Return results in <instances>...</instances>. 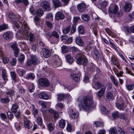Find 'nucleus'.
Returning <instances> with one entry per match:
<instances>
[{
  "label": "nucleus",
  "instance_id": "obj_1",
  "mask_svg": "<svg viewBox=\"0 0 134 134\" xmlns=\"http://www.w3.org/2000/svg\"><path fill=\"white\" fill-rule=\"evenodd\" d=\"M20 23L21 26L20 30L22 32L24 36H27L29 38V40L30 42H32L35 39V37L33 34L30 33L28 31L29 29L25 21L22 20H20Z\"/></svg>",
  "mask_w": 134,
  "mask_h": 134
},
{
  "label": "nucleus",
  "instance_id": "obj_2",
  "mask_svg": "<svg viewBox=\"0 0 134 134\" xmlns=\"http://www.w3.org/2000/svg\"><path fill=\"white\" fill-rule=\"evenodd\" d=\"M78 102L85 109H87L91 107L93 104L92 98L90 97H84L81 99H79Z\"/></svg>",
  "mask_w": 134,
  "mask_h": 134
},
{
  "label": "nucleus",
  "instance_id": "obj_3",
  "mask_svg": "<svg viewBox=\"0 0 134 134\" xmlns=\"http://www.w3.org/2000/svg\"><path fill=\"white\" fill-rule=\"evenodd\" d=\"M8 17L11 19V21H12L13 23V26L18 28H19L20 27V25L19 24V23L21 25V24L20 23V20H25L23 19H20L19 20L18 18L16 17V16L13 13H10L9 14Z\"/></svg>",
  "mask_w": 134,
  "mask_h": 134
},
{
  "label": "nucleus",
  "instance_id": "obj_4",
  "mask_svg": "<svg viewBox=\"0 0 134 134\" xmlns=\"http://www.w3.org/2000/svg\"><path fill=\"white\" fill-rule=\"evenodd\" d=\"M78 57L77 60L78 64H82L84 66L86 65L88 60L85 56L83 54L80 53L78 54Z\"/></svg>",
  "mask_w": 134,
  "mask_h": 134
},
{
  "label": "nucleus",
  "instance_id": "obj_5",
  "mask_svg": "<svg viewBox=\"0 0 134 134\" xmlns=\"http://www.w3.org/2000/svg\"><path fill=\"white\" fill-rule=\"evenodd\" d=\"M50 61L55 68L58 67L62 65L61 60L58 57L54 58L53 59H51Z\"/></svg>",
  "mask_w": 134,
  "mask_h": 134
},
{
  "label": "nucleus",
  "instance_id": "obj_6",
  "mask_svg": "<svg viewBox=\"0 0 134 134\" xmlns=\"http://www.w3.org/2000/svg\"><path fill=\"white\" fill-rule=\"evenodd\" d=\"M41 5L44 9L45 11H49L51 10L50 6V3L48 1H43L41 3Z\"/></svg>",
  "mask_w": 134,
  "mask_h": 134
},
{
  "label": "nucleus",
  "instance_id": "obj_7",
  "mask_svg": "<svg viewBox=\"0 0 134 134\" xmlns=\"http://www.w3.org/2000/svg\"><path fill=\"white\" fill-rule=\"evenodd\" d=\"M118 10V7L116 4H111L109 8V11L111 14H116Z\"/></svg>",
  "mask_w": 134,
  "mask_h": 134
},
{
  "label": "nucleus",
  "instance_id": "obj_8",
  "mask_svg": "<svg viewBox=\"0 0 134 134\" xmlns=\"http://www.w3.org/2000/svg\"><path fill=\"white\" fill-rule=\"evenodd\" d=\"M77 7L78 11L80 13H82L86 10L87 7L85 3L83 2L78 4Z\"/></svg>",
  "mask_w": 134,
  "mask_h": 134
},
{
  "label": "nucleus",
  "instance_id": "obj_9",
  "mask_svg": "<svg viewBox=\"0 0 134 134\" xmlns=\"http://www.w3.org/2000/svg\"><path fill=\"white\" fill-rule=\"evenodd\" d=\"M92 87L95 90H98L100 88H102L105 86L98 81L93 82L92 84Z\"/></svg>",
  "mask_w": 134,
  "mask_h": 134
},
{
  "label": "nucleus",
  "instance_id": "obj_10",
  "mask_svg": "<svg viewBox=\"0 0 134 134\" xmlns=\"http://www.w3.org/2000/svg\"><path fill=\"white\" fill-rule=\"evenodd\" d=\"M51 36L55 37V38L52 39V41L53 43H57L59 41V35L58 33L56 31H53L51 34Z\"/></svg>",
  "mask_w": 134,
  "mask_h": 134
},
{
  "label": "nucleus",
  "instance_id": "obj_11",
  "mask_svg": "<svg viewBox=\"0 0 134 134\" xmlns=\"http://www.w3.org/2000/svg\"><path fill=\"white\" fill-rule=\"evenodd\" d=\"M11 47L14 51V54L15 56L17 57L19 51V49L18 48L17 45L15 43H14L11 45Z\"/></svg>",
  "mask_w": 134,
  "mask_h": 134
},
{
  "label": "nucleus",
  "instance_id": "obj_12",
  "mask_svg": "<svg viewBox=\"0 0 134 134\" xmlns=\"http://www.w3.org/2000/svg\"><path fill=\"white\" fill-rule=\"evenodd\" d=\"M39 82L40 85L43 87H47L49 86V82L46 78H42L39 80Z\"/></svg>",
  "mask_w": 134,
  "mask_h": 134
},
{
  "label": "nucleus",
  "instance_id": "obj_13",
  "mask_svg": "<svg viewBox=\"0 0 134 134\" xmlns=\"http://www.w3.org/2000/svg\"><path fill=\"white\" fill-rule=\"evenodd\" d=\"M3 36L4 39L8 40L11 39L13 36V34L11 32L7 31L5 32L3 35Z\"/></svg>",
  "mask_w": 134,
  "mask_h": 134
},
{
  "label": "nucleus",
  "instance_id": "obj_14",
  "mask_svg": "<svg viewBox=\"0 0 134 134\" xmlns=\"http://www.w3.org/2000/svg\"><path fill=\"white\" fill-rule=\"evenodd\" d=\"M42 51V55L44 57L47 58L50 56L51 53L49 50L45 48H43Z\"/></svg>",
  "mask_w": 134,
  "mask_h": 134
},
{
  "label": "nucleus",
  "instance_id": "obj_15",
  "mask_svg": "<svg viewBox=\"0 0 134 134\" xmlns=\"http://www.w3.org/2000/svg\"><path fill=\"white\" fill-rule=\"evenodd\" d=\"M2 77L4 81V82L3 83L5 84L8 81L7 74L5 70L3 69L2 70Z\"/></svg>",
  "mask_w": 134,
  "mask_h": 134
},
{
  "label": "nucleus",
  "instance_id": "obj_16",
  "mask_svg": "<svg viewBox=\"0 0 134 134\" xmlns=\"http://www.w3.org/2000/svg\"><path fill=\"white\" fill-rule=\"evenodd\" d=\"M70 78L71 79L75 80L77 82L80 80V76L78 74H75L74 73L71 72L70 73Z\"/></svg>",
  "mask_w": 134,
  "mask_h": 134
},
{
  "label": "nucleus",
  "instance_id": "obj_17",
  "mask_svg": "<svg viewBox=\"0 0 134 134\" xmlns=\"http://www.w3.org/2000/svg\"><path fill=\"white\" fill-rule=\"evenodd\" d=\"M31 58L32 62L33 64L37 65L40 63V60L36 56L32 55L31 57Z\"/></svg>",
  "mask_w": 134,
  "mask_h": 134
},
{
  "label": "nucleus",
  "instance_id": "obj_18",
  "mask_svg": "<svg viewBox=\"0 0 134 134\" xmlns=\"http://www.w3.org/2000/svg\"><path fill=\"white\" fill-rule=\"evenodd\" d=\"M64 18V14L60 12H58L55 14V18L57 20L63 19Z\"/></svg>",
  "mask_w": 134,
  "mask_h": 134
},
{
  "label": "nucleus",
  "instance_id": "obj_19",
  "mask_svg": "<svg viewBox=\"0 0 134 134\" xmlns=\"http://www.w3.org/2000/svg\"><path fill=\"white\" fill-rule=\"evenodd\" d=\"M106 89V87L105 86L103 87L97 92V94L98 97L100 98L103 95Z\"/></svg>",
  "mask_w": 134,
  "mask_h": 134
},
{
  "label": "nucleus",
  "instance_id": "obj_20",
  "mask_svg": "<svg viewBox=\"0 0 134 134\" xmlns=\"http://www.w3.org/2000/svg\"><path fill=\"white\" fill-rule=\"evenodd\" d=\"M75 41L76 43L80 46H82L84 44L83 41L80 37H77L75 39Z\"/></svg>",
  "mask_w": 134,
  "mask_h": 134
},
{
  "label": "nucleus",
  "instance_id": "obj_21",
  "mask_svg": "<svg viewBox=\"0 0 134 134\" xmlns=\"http://www.w3.org/2000/svg\"><path fill=\"white\" fill-rule=\"evenodd\" d=\"M38 95L40 98L44 100L48 99L49 98L48 95L43 92H40L38 93Z\"/></svg>",
  "mask_w": 134,
  "mask_h": 134
},
{
  "label": "nucleus",
  "instance_id": "obj_22",
  "mask_svg": "<svg viewBox=\"0 0 134 134\" xmlns=\"http://www.w3.org/2000/svg\"><path fill=\"white\" fill-rule=\"evenodd\" d=\"M111 61L113 64L116 65L118 68L120 69V66L119 65V62L114 56H113L111 58Z\"/></svg>",
  "mask_w": 134,
  "mask_h": 134
},
{
  "label": "nucleus",
  "instance_id": "obj_23",
  "mask_svg": "<svg viewBox=\"0 0 134 134\" xmlns=\"http://www.w3.org/2000/svg\"><path fill=\"white\" fill-rule=\"evenodd\" d=\"M65 57L66 61L69 64H71L73 62L74 59L71 55L70 54H67L65 55Z\"/></svg>",
  "mask_w": 134,
  "mask_h": 134
},
{
  "label": "nucleus",
  "instance_id": "obj_24",
  "mask_svg": "<svg viewBox=\"0 0 134 134\" xmlns=\"http://www.w3.org/2000/svg\"><path fill=\"white\" fill-rule=\"evenodd\" d=\"M33 126L32 123L29 120H26L24 122L25 127L28 129L31 128Z\"/></svg>",
  "mask_w": 134,
  "mask_h": 134
},
{
  "label": "nucleus",
  "instance_id": "obj_25",
  "mask_svg": "<svg viewBox=\"0 0 134 134\" xmlns=\"http://www.w3.org/2000/svg\"><path fill=\"white\" fill-rule=\"evenodd\" d=\"M52 3L55 8H57L61 6V2L58 0H53Z\"/></svg>",
  "mask_w": 134,
  "mask_h": 134
},
{
  "label": "nucleus",
  "instance_id": "obj_26",
  "mask_svg": "<svg viewBox=\"0 0 134 134\" xmlns=\"http://www.w3.org/2000/svg\"><path fill=\"white\" fill-rule=\"evenodd\" d=\"M69 94L65 95L63 93H60L57 95L58 97V100H61L62 99L66 98L68 97L69 95Z\"/></svg>",
  "mask_w": 134,
  "mask_h": 134
},
{
  "label": "nucleus",
  "instance_id": "obj_27",
  "mask_svg": "<svg viewBox=\"0 0 134 134\" xmlns=\"http://www.w3.org/2000/svg\"><path fill=\"white\" fill-rule=\"evenodd\" d=\"M131 4L126 3L124 7L123 10L125 12L129 11L131 9Z\"/></svg>",
  "mask_w": 134,
  "mask_h": 134
},
{
  "label": "nucleus",
  "instance_id": "obj_28",
  "mask_svg": "<svg viewBox=\"0 0 134 134\" xmlns=\"http://www.w3.org/2000/svg\"><path fill=\"white\" fill-rule=\"evenodd\" d=\"M49 111L53 114L54 118L55 120H56L58 118L59 114L56 111L52 109H50Z\"/></svg>",
  "mask_w": 134,
  "mask_h": 134
},
{
  "label": "nucleus",
  "instance_id": "obj_29",
  "mask_svg": "<svg viewBox=\"0 0 134 134\" xmlns=\"http://www.w3.org/2000/svg\"><path fill=\"white\" fill-rule=\"evenodd\" d=\"M18 108V106L16 104H12L11 110L13 113H16L17 111V109Z\"/></svg>",
  "mask_w": 134,
  "mask_h": 134
},
{
  "label": "nucleus",
  "instance_id": "obj_30",
  "mask_svg": "<svg viewBox=\"0 0 134 134\" xmlns=\"http://www.w3.org/2000/svg\"><path fill=\"white\" fill-rule=\"evenodd\" d=\"M47 127L50 132L52 131L54 129L55 126L52 123H49L47 125Z\"/></svg>",
  "mask_w": 134,
  "mask_h": 134
},
{
  "label": "nucleus",
  "instance_id": "obj_31",
  "mask_svg": "<svg viewBox=\"0 0 134 134\" xmlns=\"http://www.w3.org/2000/svg\"><path fill=\"white\" fill-rule=\"evenodd\" d=\"M79 116V114L76 112L73 111L72 110L70 112V116L72 118H77Z\"/></svg>",
  "mask_w": 134,
  "mask_h": 134
},
{
  "label": "nucleus",
  "instance_id": "obj_32",
  "mask_svg": "<svg viewBox=\"0 0 134 134\" xmlns=\"http://www.w3.org/2000/svg\"><path fill=\"white\" fill-rule=\"evenodd\" d=\"M110 78L113 84L115 86H117L118 85V83L117 81L115 79V77L113 75L110 76Z\"/></svg>",
  "mask_w": 134,
  "mask_h": 134
},
{
  "label": "nucleus",
  "instance_id": "obj_33",
  "mask_svg": "<svg viewBox=\"0 0 134 134\" xmlns=\"http://www.w3.org/2000/svg\"><path fill=\"white\" fill-rule=\"evenodd\" d=\"M8 26L7 24H3L0 25V32L8 29Z\"/></svg>",
  "mask_w": 134,
  "mask_h": 134
},
{
  "label": "nucleus",
  "instance_id": "obj_34",
  "mask_svg": "<svg viewBox=\"0 0 134 134\" xmlns=\"http://www.w3.org/2000/svg\"><path fill=\"white\" fill-rule=\"evenodd\" d=\"M78 31L79 34L82 35L84 33V28L82 25H80L78 27Z\"/></svg>",
  "mask_w": 134,
  "mask_h": 134
},
{
  "label": "nucleus",
  "instance_id": "obj_35",
  "mask_svg": "<svg viewBox=\"0 0 134 134\" xmlns=\"http://www.w3.org/2000/svg\"><path fill=\"white\" fill-rule=\"evenodd\" d=\"M59 125L61 128H64L65 125V122L63 119L61 120L59 122Z\"/></svg>",
  "mask_w": 134,
  "mask_h": 134
},
{
  "label": "nucleus",
  "instance_id": "obj_36",
  "mask_svg": "<svg viewBox=\"0 0 134 134\" xmlns=\"http://www.w3.org/2000/svg\"><path fill=\"white\" fill-rule=\"evenodd\" d=\"M96 127H102L104 126V123L98 121H95L94 122Z\"/></svg>",
  "mask_w": 134,
  "mask_h": 134
},
{
  "label": "nucleus",
  "instance_id": "obj_37",
  "mask_svg": "<svg viewBox=\"0 0 134 134\" xmlns=\"http://www.w3.org/2000/svg\"><path fill=\"white\" fill-rule=\"evenodd\" d=\"M101 111L103 114L107 115L109 113V111L107 110L106 111V108L104 106L101 107Z\"/></svg>",
  "mask_w": 134,
  "mask_h": 134
},
{
  "label": "nucleus",
  "instance_id": "obj_38",
  "mask_svg": "<svg viewBox=\"0 0 134 134\" xmlns=\"http://www.w3.org/2000/svg\"><path fill=\"white\" fill-rule=\"evenodd\" d=\"M43 13V11L42 9H40L37 10L36 14L37 15L39 16H42Z\"/></svg>",
  "mask_w": 134,
  "mask_h": 134
},
{
  "label": "nucleus",
  "instance_id": "obj_39",
  "mask_svg": "<svg viewBox=\"0 0 134 134\" xmlns=\"http://www.w3.org/2000/svg\"><path fill=\"white\" fill-rule=\"evenodd\" d=\"M24 59V55L23 54H21L18 58V60L19 62L22 64Z\"/></svg>",
  "mask_w": 134,
  "mask_h": 134
},
{
  "label": "nucleus",
  "instance_id": "obj_40",
  "mask_svg": "<svg viewBox=\"0 0 134 134\" xmlns=\"http://www.w3.org/2000/svg\"><path fill=\"white\" fill-rule=\"evenodd\" d=\"M81 18L84 21H88L90 19L89 16L87 14H84L82 15Z\"/></svg>",
  "mask_w": 134,
  "mask_h": 134
},
{
  "label": "nucleus",
  "instance_id": "obj_41",
  "mask_svg": "<svg viewBox=\"0 0 134 134\" xmlns=\"http://www.w3.org/2000/svg\"><path fill=\"white\" fill-rule=\"evenodd\" d=\"M61 49L62 52L64 53L67 52L68 51V48L66 46H63L61 47Z\"/></svg>",
  "mask_w": 134,
  "mask_h": 134
},
{
  "label": "nucleus",
  "instance_id": "obj_42",
  "mask_svg": "<svg viewBox=\"0 0 134 134\" xmlns=\"http://www.w3.org/2000/svg\"><path fill=\"white\" fill-rule=\"evenodd\" d=\"M113 95L112 93L110 92H108L106 95V97L108 100L111 99L113 98Z\"/></svg>",
  "mask_w": 134,
  "mask_h": 134
},
{
  "label": "nucleus",
  "instance_id": "obj_43",
  "mask_svg": "<svg viewBox=\"0 0 134 134\" xmlns=\"http://www.w3.org/2000/svg\"><path fill=\"white\" fill-rule=\"evenodd\" d=\"M70 27L69 26L63 30V32L65 34H67L70 31Z\"/></svg>",
  "mask_w": 134,
  "mask_h": 134
},
{
  "label": "nucleus",
  "instance_id": "obj_44",
  "mask_svg": "<svg viewBox=\"0 0 134 134\" xmlns=\"http://www.w3.org/2000/svg\"><path fill=\"white\" fill-rule=\"evenodd\" d=\"M112 116L113 118L114 119L119 117V115L118 112L117 111H114L112 113Z\"/></svg>",
  "mask_w": 134,
  "mask_h": 134
},
{
  "label": "nucleus",
  "instance_id": "obj_45",
  "mask_svg": "<svg viewBox=\"0 0 134 134\" xmlns=\"http://www.w3.org/2000/svg\"><path fill=\"white\" fill-rule=\"evenodd\" d=\"M127 89L129 91L132 90L134 88V85L131 84L126 85Z\"/></svg>",
  "mask_w": 134,
  "mask_h": 134
},
{
  "label": "nucleus",
  "instance_id": "obj_46",
  "mask_svg": "<svg viewBox=\"0 0 134 134\" xmlns=\"http://www.w3.org/2000/svg\"><path fill=\"white\" fill-rule=\"evenodd\" d=\"M109 133L110 134H116L117 130L114 128H111L109 130Z\"/></svg>",
  "mask_w": 134,
  "mask_h": 134
},
{
  "label": "nucleus",
  "instance_id": "obj_47",
  "mask_svg": "<svg viewBox=\"0 0 134 134\" xmlns=\"http://www.w3.org/2000/svg\"><path fill=\"white\" fill-rule=\"evenodd\" d=\"M35 77V76L34 74L32 73H30L26 77V79L29 80L30 79H34Z\"/></svg>",
  "mask_w": 134,
  "mask_h": 134
},
{
  "label": "nucleus",
  "instance_id": "obj_48",
  "mask_svg": "<svg viewBox=\"0 0 134 134\" xmlns=\"http://www.w3.org/2000/svg\"><path fill=\"white\" fill-rule=\"evenodd\" d=\"M124 103H116V106L120 110H122L123 107Z\"/></svg>",
  "mask_w": 134,
  "mask_h": 134
},
{
  "label": "nucleus",
  "instance_id": "obj_49",
  "mask_svg": "<svg viewBox=\"0 0 134 134\" xmlns=\"http://www.w3.org/2000/svg\"><path fill=\"white\" fill-rule=\"evenodd\" d=\"M94 52L96 58L97 59H99L100 57V54L99 51L96 50L94 51Z\"/></svg>",
  "mask_w": 134,
  "mask_h": 134
},
{
  "label": "nucleus",
  "instance_id": "obj_50",
  "mask_svg": "<svg viewBox=\"0 0 134 134\" xmlns=\"http://www.w3.org/2000/svg\"><path fill=\"white\" fill-rule=\"evenodd\" d=\"M10 74L12 79L13 80L15 81L16 80V74L14 72L12 71L11 72Z\"/></svg>",
  "mask_w": 134,
  "mask_h": 134
},
{
  "label": "nucleus",
  "instance_id": "obj_51",
  "mask_svg": "<svg viewBox=\"0 0 134 134\" xmlns=\"http://www.w3.org/2000/svg\"><path fill=\"white\" fill-rule=\"evenodd\" d=\"M107 5V2L106 1H103L101 3V6L102 8H104Z\"/></svg>",
  "mask_w": 134,
  "mask_h": 134
},
{
  "label": "nucleus",
  "instance_id": "obj_52",
  "mask_svg": "<svg viewBox=\"0 0 134 134\" xmlns=\"http://www.w3.org/2000/svg\"><path fill=\"white\" fill-rule=\"evenodd\" d=\"M32 64H33L32 62L31 58V59L27 60L26 63V65L27 66H29L31 65Z\"/></svg>",
  "mask_w": 134,
  "mask_h": 134
},
{
  "label": "nucleus",
  "instance_id": "obj_53",
  "mask_svg": "<svg viewBox=\"0 0 134 134\" xmlns=\"http://www.w3.org/2000/svg\"><path fill=\"white\" fill-rule=\"evenodd\" d=\"M72 41V37L68 38L65 42V43L67 44H69L71 43Z\"/></svg>",
  "mask_w": 134,
  "mask_h": 134
},
{
  "label": "nucleus",
  "instance_id": "obj_54",
  "mask_svg": "<svg viewBox=\"0 0 134 134\" xmlns=\"http://www.w3.org/2000/svg\"><path fill=\"white\" fill-rule=\"evenodd\" d=\"M15 93L14 90L12 89H10L8 90V92H7V94L8 95H13Z\"/></svg>",
  "mask_w": 134,
  "mask_h": 134
},
{
  "label": "nucleus",
  "instance_id": "obj_55",
  "mask_svg": "<svg viewBox=\"0 0 134 134\" xmlns=\"http://www.w3.org/2000/svg\"><path fill=\"white\" fill-rule=\"evenodd\" d=\"M17 62V60L16 58H13L12 59L11 62V64L13 66L15 65Z\"/></svg>",
  "mask_w": 134,
  "mask_h": 134
},
{
  "label": "nucleus",
  "instance_id": "obj_56",
  "mask_svg": "<svg viewBox=\"0 0 134 134\" xmlns=\"http://www.w3.org/2000/svg\"><path fill=\"white\" fill-rule=\"evenodd\" d=\"M37 121L38 125H41L42 124V120L41 117H38L37 119Z\"/></svg>",
  "mask_w": 134,
  "mask_h": 134
},
{
  "label": "nucleus",
  "instance_id": "obj_57",
  "mask_svg": "<svg viewBox=\"0 0 134 134\" xmlns=\"http://www.w3.org/2000/svg\"><path fill=\"white\" fill-rule=\"evenodd\" d=\"M39 104L41 105L43 108H46V105L45 102L43 101H40L39 102Z\"/></svg>",
  "mask_w": 134,
  "mask_h": 134
},
{
  "label": "nucleus",
  "instance_id": "obj_58",
  "mask_svg": "<svg viewBox=\"0 0 134 134\" xmlns=\"http://www.w3.org/2000/svg\"><path fill=\"white\" fill-rule=\"evenodd\" d=\"M9 99L8 98H3L1 99L2 102L4 103H7L9 101Z\"/></svg>",
  "mask_w": 134,
  "mask_h": 134
},
{
  "label": "nucleus",
  "instance_id": "obj_59",
  "mask_svg": "<svg viewBox=\"0 0 134 134\" xmlns=\"http://www.w3.org/2000/svg\"><path fill=\"white\" fill-rule=\"evenodd\" d=\"M76 26L75 24H73L72 27L71 31V33L72 34L74 33L76 30Z\"/></svg>",
  "mask_w": 134,
  "mask_h": 134
},
{
  "label": "nucleus",
  "instance_id": "obj_60",
  "mask_svg": "<svg viewBox=\"0 0 134 134\" xmlns=\"http://www.w3.org/2000/svg\"><path fill=\"white\" fill-rule=\"evenodd\" d=\"M80 19V18L79 17H74L73 20V24H75V25H76L77 23Z\"/></svg>",
  "mask_w": 134,
  "mask_h": 134
},
{
  "label": "nucleus",
  "instance_id": "obj_61",
  "mask_svg": "<svg viewBox=\"0 0 134 134\" xmlns=\"http://www.w3.org/2000/svg\"><path fill=\"white\" fill-rule=\"evenodd\" d=\"M35 87L32 84H31L30 85V88H29V91L30 92H32L34 91Z\"/></svg>",
  "mask_w": 134,
  "mask_h": 134
},
{
  "label": "nucleus",
  "instance_id": "obj_62",
  "mask_svg": "<svg viewBox=\"0 0 134 134\" xmlns=\"http://www.w3.org/2000/svg\"><path fill=\"white\" fill-rule=\"evenodd\" d=\"M46 24L48 27L50 29H52L53 26V24L51 22L49 21L46 22Z\"/></svg>",
  "mask_w": 134,
  "mask_h": 134
},
{
  "label": "nucleus",
  "instance_id": "obj_63",
  "mask_svg": "<svg viewBox=\"0 0 134 134\" xmlns=\"http://www.w3.org/2000/svg\"><path fill=\"white\" fill-rule=\"evenodd\" d=\"M125 70H126V72H127V74L130 75L132 76H134V74L131 71L129 70L127 68H125Z\"/></svg>",
  "mask_w": 134,
  "mask_h": 134
},
{
  "label": "nucleus",
  "instance_id": "obj_64",
  "mask_svg": "<svg viewBox=\"0 0 134 134\" xmlns=\"http://www.w3.org/2000/svg\"><path fill=\"white\" fill-rule=\"evenodd\" d=\"M67 130L69 132H70L72 130V127L71 125L68 123L67 124L66 127Z\"/></svg>",
  "mask_w": 134,
  "mask_h": 134
}]
</instances>
